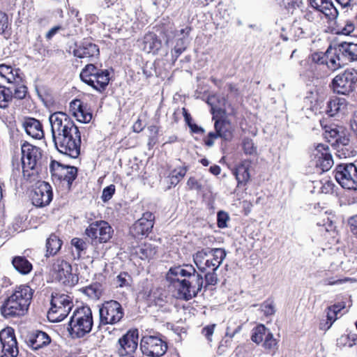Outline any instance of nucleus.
<instances>
[{"instance_id":"f257e3e1","label":"nucleus","mask_w":357,"mask_h":357,"mask_svg":"<svg viewBox=\"0 0 357 357\" xmlns=\"http://www.w3.org/2000/svg\"><path fill=\"white\" fill-rule=\"evenodd\" d=\"M166 280L176 291V297L188 301L195 297L204 287L214 286L218 278L216 271L205 273L204 280L202 274L189 264L174 266L166 274Z\"/></svg>"},{"instance_id":"f03ea898","label":"nucleus","mask_w":357,"mask_h":357,"mask_svg":"<svg viewBox=\"0 0 357 357\" xmlns=\"http://www.w3.org/2000/svg\"><path fill=\"white\" fill-rule=\"evenodd\" d=\"M52 140L58 151L71 158L80 154L81 134L73 119L66 113L56 112L49 117Z\"/></svg>"},{"instance_id":"7ed1b4c3","label":"nucleus","mask_w":357,"mask_h":357,"mask_svg":"<svg viewBox=\"0 0 357 357\" xmlns=\"http://www.w3.org/2000/svg\"><path fill=\"white\" fill-rule=\"evenodd\" d=\"M31 298L32 291L29 287H18L1 307V314L6 319L24 316L28 311Z\"/></svg>"},{"instance_id":"20e7f679","label":"nucleus","mask_w":357,"mask_h":357,"mask_svg":"<svg viewBox=\"0 0 357 357\" xmlns=\"http://www.w3.org/2000/svg\"><path fill=\"white\" fill-rule=\"evenodd\" d=\"M328 59L327 67L335 71L349 62L357 60V44L354 42H343L333 47L330 46L326 50Z\"/></svg>"},{"instance_id":"39448f33","label":"nucleus","mask_w":357,"mask_h":357,"mask_svg":"<svg viewBox=\"0 0 357 357\" xmlns=\"http://www.w3.org/2000/svg\"><path fill=\"white\" fill-rule=\"evenodd\" d=\"M93 325L91 308L82 306L75 310L70 317L68 330L74 337H82L91 332Z\"/></svg>"},{"instance_id":"423d86ee","label":"nucleus","mask_w":357,"mask_h":357,"mask_svg":"<svg viewBox=\"0 0 357 357\" xmlns=\"http://www.w3.org/2000/svg\"><path fill=\"white\" fill-rule=\"evenodd\" d=\"M21 152L22 173L24 177L29 179L38 172L42 160V151L40 148L24 142L21 146Z\"/></svg>"},{"instance_id":"0eeeda50","label":"nucleus","mask_w":357,"mask_h":357,"mask_svg":"<svg viewBox=\"0 0 357 357\" xmlns=\"http://www.w3.org/2000/svg\"><path fill=\"white\" fill-rule=\"evenodd\" d=\"M82 81L98 91L105 89L109 82V74L107 70L98 68L93 64H87L80 73Z\"/></svg>"},{"instance_id":"6e6552de","label":"nucleus","mask_w":357,"mask_h":357,"mask_svg":"<svg viewBox=\"0 0 357 357\" xmlns=\"http://www.w3.org/2000/svg\"><path fill=\"white\" fill-rule=\"evenodd\" d=\"M50 273L55 280L65 285L74 286L78 282V277L72 273L71 265L63 259L54 260Z\"/></svg>"},{"instance_id":"1a4fd4ad","label":"nucleus","mask_w":357,"mask_h":357,"mask_svg":"<svg viewBox=\"0 0 357 357\" xmlns=\"http://www.w3.org/2000/svg\"><path fill=\"white\" fill-rule=\"evenodd\" d=\"M123 314V310L119 302L113 300L106 301L99 308L98 327L101 325L116 324L121 320Z\"/></svg>"},{"instance_id":"9d476101","label":"nucleus","mask_w":357,"mask_h":357,"mask_svg":"<svg viewBox=\"0 0 357 357\" xmlns=\"http://www.w3.org/2000/svg\"><path fill=\"white\" fill-rule=\"evenodd\" d=\"M357 72L354 68L347 69L343 74L338 75L332 80L331 87L334 92L347 95L356 88Z\"/></svg>"},{"instance_id":"9b49d317","label":"nucleus","mask_w":357,"mask_h":357,"mask_svg":"<svg viewBox=\"0 0 357 357\" xmlns=\"http://www.w3.org/2000/svg\"><path fill=\"white\" fill-rule=\"evenodd\" d=\"M335 177L344 189L354 192L357 190V166L354 163L338 165Z\"/></svg>"},{"instance_id":"f8f14e48","label":"nucleus","mask_w":357,"mask_h":357,"mask_svg":"<svg viewBox=\"0 0 357 357\" xmlns=\"http://www.w3.org/2000/svg\"><path fill=\"white\" fill-rule=\"evenodd\" d=\"M113 232L112 227L104 220L91 223L85 230V234L96 243L107 242L112 238Z\"/></svg>"},{"instance_id":"ddd939ff","label":"nucleus","mask_w":357,"mask_h":357,"mask_svg":"<svg viewBox=\"0 0 357 357\" xmlns=\"http://www.w3.org/2000/svg\"><path fill=\"white\" fill-rule=\"evenodd\" d=\"M50 171L54 181H66L69 188L77 176V167L64 165L56 160L51 162Z\"/></svg>"},{"instance_id":"4468645a","label":"nucleus","mask_w":357,"mask_h":357,"mask_svg":"<svg viewBox=\"0 0 357 357\" xmlns=\"http://www.w3.org/2000/svg\"><path fill=\"white\" fill-rule=\"evenodd\" d=\"M167 349V343L157 336H144L140 342V349L146 356H161L166 352Z\"/></svg>"},{"instance_id":"2eb2a0df","label":"nucleus","mask_w":357,"mask_h":357,"mask_svg":"<svg viewBox=\"0 0 357 357\" xmlns=\"http://www.w3.org/2000/svg\"><path fill=\"white\" fill-rule=\"evenodd\" d=\"M0 357H17L19 351L14 330L7 327L0 332Z\"/></svg>"},{"instance_id":"dca6fc26","label":"nucleus","mask_w":357,"mask_h":357,"mask_svg":"<svg viewBox=\"0 0 357 357\" xmlns=\"http://www.w3.org/2000/svg\"><path fill=\"white\" fill-rule=\"evenodd\" d=\"M138 331L130 330L119 339L116 345L117 354L120 356L132 355L137 349Z\"/></svg>"},{"instance_id":"f3484780","label":"nucleus","mask_w":357,"mask_h":357,"mask_svg":"<svg viewBox=\"0 0 357 357\" xmlns=\"http://www.w3.org/2000/svg\"><path fill=\"white\" fill-rule=\"evenodd\" d=\"M53 192L52 186L47 182H40L31 193L32 204L37 207H44L50 204L52 200Z\"/></svg>"},{"instance_id":"a211bd4d","label":"nucleus","mask_w":357,"mask_h":357,"mask_svg":"<svg viewBox=\"0 0 357 357\" xmlns=\"http://www.w3.org/2000/svg\"><path fill=\"white\" fill-rule=\"evenodd\" d=\"M314 165L321 168L323 172L328 171L334 162L328 146L319 144L313 151Z\"/></svg>"},{"instance_id":"6ab92c4d","label":"nucleus","mask_w":357,"mask_h":357,"mask_svg":"<svg viewBox=\"0 0 357 357\" xmlns=\"http://www.w3.org/2000/svg\"><path fill=\"white\" fill-rule=\"evenodd\" d=\"M155 216L151 212H145L142 217L130 228V233L135 238L147 236L153 227Z\"/></svg>"},{"instance_id":"aec40b11","label":"nucleus","mask_w":357,"mask_h":357,"mask_svg":"<svg viewBox=\"0 0 357 357\" xmlns=\"http://www.w3.org/2000/svg\"><path fill=\"white\" fill-rule=\"evenodd\" d=\"M310 4L313 8L323 13L328 21L334 20L338 16V11L331 0H310Z\"/></svg>"},{"instance_id":"412c9836","label":"nucleus","mask_w":357,"mask_h":357,"mask_svg":"<svg viewBox=\"0 0 357 357\" xmlns=\"http://www.w3.org/2000/svg\"><path fill=\"white\" fill-rule=\"evenodd\" d=\"M210 255L212 256V258H207L203 266L204 273L207 270L216 271L225 259L227 253L223 248H212Z\"/></svg>"},{"instance_id":"4be33fe9","label":"nucleus","mask_w":357,"mask_h":357,"mask_svg":"<svg viewBox=\"0 0 357 357\" xmlns=\"http://www.w3.org/2000/svg\"><path fill=\"white\" fill-rule=\"evenodd\" d=\"M99 48L96 44L84 42L73 50L75 56L79 59H91L99 55Z\"/></svg>"},{"instance_id":"5701e85b","label":"nucleus","mask_w":357,"mask_h":357,"mask_svg":"<svg viewBox=\"0 0 357 357\" xmlns=\"http://www.w3.org/2000/svg\"><path fill=\"white\" fill-rule=\"evenodd\" d=\"M51 339L49 335L40 331H35L27 336V342L29 345L34 350L39 349L49 344Z\"/></svg>"},{"instance_id":"b1692460","label":"nucleus","mask_w":357,"mask_h":357,"mask_svg":"<svg viewBox=\"0 0 357 357\" xmlns=\"http://www.w3.org/2000/svg\"><path fill=\"white\" fill-rule=\"evenodd\" d=\"M214 127L215 133L220 138L226 141L231 139L234 128L229 120L226 119L216 120Z\"/></svg>"},{"instance_id":"393cba45","label":"nucleus","mask_w":357,"mask_h":357,"mask_svg":"<svg viewBox=\"0 0 357 357\" xmlns=\"http://www.w3.org/2000/svg\"><path fill=\"white\" fill-rule=\"evenodd\" d=\"M23 127L26 134L34 139H41L44 136L42 124L34 118L25 119Z\"/></svg>"},{"instance_id":"a878e982","label":"nucleus","mask_w":357,"mask_h":357,"mask_svg":"<svg viewBox=\"0 0 357 357\" xmlns=\"http://www.w3.org/2000/svg\"><path fill=\"white\" fill-rule=\"evenodd\" d=\"M328 59L326 56V52L325 54L322 52H314L311 54L308 59L301 61L300 64L303 66L306 71H314L316 65H324L326 64L327 66V62Z\"/></svg>"},{"instance_id":"bb28decb","label":"nucleus","mask_w":357,"mask_h":357,"mask_svg":"<svg viewBox=\"0 0 357 357\" xmlns=\"http://www.w3.org/2000/svg\"><path fill=\"white\" fill-rule=\"evenodd\" d=\"M72 309L70 304L60 307H50L47 312V317L52 322H59L63 320Z\"/></svg>"},{"instance_id":"cd10ccee","label":"nucleus","mask_w":357,"mask_h":357,"mask_svg":"<svg viewBox=\"0 0 357 357\" xmlns=\"http://www.w3.org/2000/svg\"><path fill=\"white\" fill-rule=\"evenodd\" d=\"M12 264L15 269L22 275L29 273L32 268V264L29 260L23 256H17L13 257Z\"/></svg>"},{"instance_id":"c85d7f7f","label":"nucleus","mask_w":357,"mask_h":357,"mask_svg":"<svg viewBox=\"0 0 357 357\" xmlns=\"http://www.w3.org/2000/svg\"><path fill=\"white\" fill-rule=\"evenodd\" d=\"M234 174L238 181V185L245 184L250 178L249 172V162H243L234 171Z\"/></svg>"},{"instance_id":"c756f323","label":"nucleus","mask_w":357,"mask_h":357,"mask_svg":"<svg viewBox=\"0 0 357 357\" xmlns=\"http://www.w3.org/2000/svg\"><path fill=\"white\" fill-rule=\"evenodd\" d=\"M144 50L146 52H155L161 47V42L157 38L156 35L153 33L146 34L144 38Z\"/></svg>"},{"instance_id":"7c9ffc66","label":"nucleus","mask_w":357,"mask_h":357,"mask_svg":"<svg viewBox=\"0 0 357 357\" xmlns=\"http://www.w3.org/2000/svg\"><path fill=\"white\" fill-rule=\"evenodd\" d=\"M62 241L54 234H52L46 241V257L56 255L61 249Z\"/></svg>"},{"instance_id":"2f4dec72","label":"nucleus","mask_w":357,"mask_h":357,"mask_svg":"<svg viewBox=\"0 0 357 357\" xmlns=\"http://www.w3.org/2000/svg\"><path fill=\"white\" fill-rule=\"evenodd\" d=\"M157 253V248L151 243H145L136 250V254L142 259H153Z\"/></svg>"},{"instance_id":"473e14b6","label":"nucleus","mask_w":357,"mask_h":357,"mask_svg":"<svg viewBox=\"0 0 357 357\" xmlns=\"http://www.w3.org/2000/svg\"><path fill=\"white\" fill-rule=\"evenodd\" d=\"M211 250L212 248H204L198 250L193 255V261L202 273H204V268L203 266L205 264L206 259L210 255Z\"/></svg>"},{"instance_id":"72a5a7b5","label":"nucleus","mask_w":357,"mask_h":357,"mask_svg":"<svg viewBox=\"0 0 357 357\" xmlns=\"http://www.w3.org/2000/svg\"><path fill=\"white\" fill-rule=\"evenodd\" d=\"M268 330L262 324L257 326L253 328L251 335V340L257 344L261 343Z\"/></svg>"},{"instance_id":"f704fd0d","label":"nucleus","mask_w":357,"mask_h":357,"mask_svg":"<svg viewBox=\"0 0 357 357\" xmlns=\"http://www.w3.org/2000/svg\"><path fill=\"white\" fill-rule=\"evenodd\" d=\"M10 89L11 94L13 95V98L22 100L24 98L27 94V87L22 84V82H19L17 84H13L9 86Z\"/></svg>"},{"instance_id":"c9c22d12","label":"nucleus","mask_w":357,"mask_h":357,"mask_svg":"<svg viewBox=\"0 0 357 357\" xmlns=\"http://www.w3.org/2000/svg\"><path fill=\"white\" fill-rule=\"evenodd\" d=\"M188 168L186 167H179L174 169L169 174L170 182L172 185H177L179 181L185 176Z\"/></svg>"},{"instance_id":"e433bc0d","label":"nucleus","mask_w":357,"mask_h":357,"mask_svg":"<svg viewBox=\"0 0 357 357\" xmlns=\"http://www.w3.org/2000/svg\"><path fill=\"white\" fill-rule=\"evenodd\" d=\"M70 304V307H73V303L67 295L61 294L53 296L51 301V307H60Z\"/></svg>"},{"instance_id":"4c0bfd02","label":"nucleus","mask_w":357,"mask_h":357,"mask_svg":"<svg viewBox=\"0 0 357 357\" xmlns=\"http://www.w3.org/2000/svg\"><path fill=\"white\" fill-rule=\"evenodd\" d=\"M13 95L8 87L0 86V108H6L8 102L12 100Z\"/></svg>"},{"instance_id":"58836bf2","label":"nucleus","mask_w":357,"mask_h":357,"mask_svg":"<svg viewBox=\"0 0 357 357\" xmlns=\"http://www.w3.org/2000/svg\"><path fill=\"white\" fill-rule=\"evenodd\" d=\"M186 47L187 43L185 39V36L178 38L172 52V56H174L175 59H177L178 56L185 50Z\"/></svg>"},{"instance_id":"ea45409f","label":"nucleus","mask_w":357,"mask_h":357,"mask_svg":"<svg viewBox=\"0 0 357 357\" xmlns=\"http://www.w3.org/2000/svg\"><path fill=\"white\" fill-rule=\"evenodd\" d=\"M84 292L92 299H98L101 295V289L98 284H93L86 287L84 289Z\"/></svg>"},{"instance_id":"a19ab883","label":"nucleus","mask_w":357,"mask_h":357,"mask_svg":"<svg viewBox=\"0 0 357 357\" xmlns=\"http://www.w3.org/2000/svg\"><path fill=\"white\" fill-rule=\"evenodd\" d=\"M339 347H351L356 344V335H344L337 340Z\"/></svg>"},{"instance_id":"79ce46f5","label":"nucleus","mask_w":357,"mask_h":357,"mask_svg":"<svg viewBox=\"0 0 357 357\" xmlns=\"http://www.w3.org/2000/svg\"><path fill=\"white\" fill-rule=\"evenodd\" d=\"M132 278L126 272L121 273L116 279V287H128L130 286Z\"/></svg>"},{"instance_id":"37998d69","label":"nucleus","mask_w":357,"mask_h":357,"mask_svg":"<svg viewBox=\"0 0 357 357\" xmlns=\"http://www.w3.org/2000/svg\"><path fill=\"white\" fill-rule=\"evenodd\" d=\"M342 103L340 102V100L335 98L328 102L327 104V114L331 116H335L338 111L340 109V106Z\"/></svg>"},{"instance_id":"c03bdc74","label":"nucleus","mask_w":357,"mask_h":357,"mask_svg":"<svg viewBox=\"0 0 357 357\" xmlns=\"http://www.w3.org/2000/svg\"><path fill=\"white\" fill-rule=\"evenodd\" d=\"M278 342L273 334L268 331L264 337V347L266 349L274 351L277 349Z\"/></svg>"},{"instance_id":"a18cd8bd","label":"nucleus","mask_w":357,"mask_h":357,"mask_svg":"<svg viewBox=\"0 0 357 357\" xmlns=\"http://www.w3.org/2000/svg\"><path fill=\"white\" fill-rule=\"evenodd\" d=\"M74 116L76 118L77 121L81 123H89L91 120L92 114L88 112L86 109V107L84 105L83 109H82L81 110H79V112L75 114Z\"/></svg>"},{"instance_id":"49530a36","label":"nucleus","mask_w":357,"mask_h":357,"mask_svg":"<svg viewBox=\"0 0 357 357\" xmlns=\"http://www.w3.org/2000/svg\"><path fill=\"white\" fill-rule=\"evenodd\" d=\"M243 148L245 154L253 155L257 153V146L251 139L245 138L243 139Z\"/></svg>"},{"instance_id":"de8ad7c7","label":"nucleus","mask_w":357,"mask_h":357,"mask_svg":"<svg viewBox=\"0 0 357 357\" xmlns=\"http://www.w3.org/2000/svg\"><path fill=\"white\" fill-rule=\"evenodd\" d=\"M324 135L325 136V138L329 142H335V139L338 138L339 135V131L336 128H331V127H325V132L324 133Z\"/></svg>"},{"instance_id":"09e8293b","label":"nucleus","mask_w":357,"mask_h":357,"mask_svg":"<svg viewBox=\"0 0 357 357\" xmlns=\"http://www.w3.org/2000/svg\"><path fill=\"white\" fill-rule=\"evenodd\" d=\"M242 328V326L241 324L236 325L235 323L229 322L228 326L226 329V337H229L230 339L233 338L234 335L238 333Z\"/></svg>"},{"instance_id":"8fccbe9b","label":"nucleus","mask_w":357,"mask_h":357,"mask_svg":"<svg viewBox=\"0 0 357 357\" xmlns=\"http://www.w3.org/2000/svg\"><path fill=\"white\" fill-rule=\"evenodd\" d=\"M306 29L302 26L301 21L294 20L292 23L291 31L294 33L296 37H302L305 33Z\"/></svg>"},{"instance_id":"3c124183","label":"nucleus","mask_w":357,"mask_h":357,"mask_svg":"<svg viewBox=\"0 0 357 357\" xmlns=\"http://www.w3.org/2000/svg\"><path fill=\"white\" fill-rule=\"evenodd\" d=\"M229 220L227 213L220 211L217 214V224L219 228H225L227 227V222Z\"/></svg>"},{"instance_id":"603ef678","label":"nucleus","mask_w":357,"mask_h":357,"mask_svg":"<svg viewBox=\"0 0 357 357\" xmlns=\"http://www.w3.org/2000/svg\"><path fill=\"white\" fill-rule=\"evenodd\" d=\"M187 185L191 190L201 191L203 188L202 183L200 180H197L195 177H190L187 181Z\"/></svg>"},{"instance_id":"864d4df0","label":"nucleus","mask_w":357,"mask_h":357,"mask_svg":"<svg viewBox=\"0 0 357 357\" xmlns=\"http://www.w3.org/2000/svg\"><path fill=\"white\" fill-rule=\"evenodd\" d=\"M115 192V186L114 185H110L106 188H105L102 190V200L104 202L109 201L113 196Z\"/></svg>"},{"instance_id":"5fc2aeb1","label":"nucleus","mask_w":357,"mask_h":357,"mask_svg":"<svg viewBox=\"0 0 357 357\" xmlns=\"http://www.w3.org/2000/svg\"><path fill=\"white\" fill-rule=\"evenodd\" d=\"M282 5L287 10H294L296 8H300L303 5V0H282Z\"/></svg>"},{"instance_id":"6e6d98bb","label":"nucleus","mask_w":357,"mask_h":357,"mask_svg":"<svg viewBox=\"0 0 357 357\" xmlns=\"http://www.w3.org/2000/svg\"><path fill=\"white\" fill-rule=\"evenodd\" d=\"M215 326V324L207 325L202 330V334L206 338L208 342H212V335L214 333Z\"/></svg>"},{"instance_id":"4d7b16f0","label":"nucleus","mask_w":357,"mask_h":357,"mask_svg":"<svg viewBox=\"0 0 357 357\" xmlns=\"http://www.w3.org/2000/svg\"><path fill=\"white\" fill-rule=\"evenodd\" d=\"M5 79H6L7 82L11 84V85L22 82V78L18 75V70H15V73L13 70H12L11 73L8 74Z\"/></svg>"},{"instance_id":"13d9d810","label":"nucleus","mask_w":357,"mask_h":357,"mask_svg":"<svg viewBox=\"0 0 357 357\" xmlns=\"http://www.w3.org/2000/svg\"><path fill=\"white\" fill-rule=\"evenodd\" d=\"M261 309H262L264 314L266 316L273 315L275 312V307H274L273 303L272 301L271 302L265 301L261 305Z\"/></svg>"},{"instance_id":"bf43d9fd","label":"nucleus","mask_w":357,"mask_h":357,"mask_svg":"<svg viewBox=\"0 0 357 357\" xmlns=\"http://www.w3.org/2000/svg\"><path fill=\"white\" fill-rule=\"evenodd\" d=\"M71 244L76 248L78 252L84 251L86 249L87 247L86 242L84 240L78 238H73L71 241Z\"/></svg>"},{"instance_id":"052dcab7","label":"nucleus","mask_w":357,"mask_h":357,"mask_svg":"<svg viewBox=\"0 0 357 357\" xmlns=\"http://www.w3.org/2000/svg\"><path fill=\"white\" fill-rule=\"evenodd\" d=\"M83 103L80 100L75 99L73 100L70 104V111L73 116L83 109Z\"/></svg>"},{"instance_id":"680f3d73","label":"nucleus","mask_w":357,"mask_h":357,"mask_svg":"<svg viewBox=\"0 0 357 357\" xmlns=\"http://www.w3.org/2000/svg\"><path fill=\"white\" fill-rule=\"evenodd\" d=\"M347 227L354 234H357V219L356 215L351 216L347 220Z\"/></svg>"},{"instance_id":"e2e57ef3","label":"nucleus","mask_w":357,"mask_h":357,"mask_svg":"<svg viewBox=\"0 0 357 357\" xmlns=\"http://www.w3.org/2000/svg\"><path fill=\"white\" fill-rule=\"evenodd\" d=\"M349 142V139L346 136H339L338 138L335 139V142H332V146L335 148H340V146H347Z\"/></svg>"},{"instance_id":"0e129e2a","label":"nucleus","mask_w":357,"mask_h":357,"mask_svg":"<svg viewBox=\"0 0 357 357\" xmlns=\"http://www.w3.org/2000/svg\"><path fill=\"white\" fill-rule=\"evenodd\" d=\"M355 282V280H353V279H351V278H345L344 279H338V280H334L333 278H330V279H328L326 280V284H328V285H335V284H343L346 282Z\"/></svg>"},{"instance_id":"69168bd1","label":"nucleus","mask_w":357,"mask_h":357,"mask_svg":"<svg viewBox=\"0 0 357 357\" xmlns=\"http://www.w3.org/2000/svg\"><path fill=\"white\" fill-rule=\"evenodd\" d=\"M215 132H211L208 134L207 137L204 139V144L208 147H211L214 144V140L219 137Z\"/></svg>"},{"instance_id":"338daca9","label":"nucleus","mask_w":357,"mask_h":357,"mask_svg":"<svg viewBox=\"0 0 357 357\" xmlns=\"http://www.w3.org/2000/svg\"><path fill=\"white\" fill-rule=\"evenodd\" d=\"M8 26V17L7 15L0 11V33L4 32Z\"/></svg>"},{"instance_id":"774afa93","label":"nucleus","mask_w":357,"mask_h":357,"mask_svg":"<svg viewBox=\"0 0 357 357\" xmlns=\"http://www.w3.org/2000/svg\"><path fill=\"white\" fill-rule=\"evenodd\" d=\"M354 24L351 22H347L345 26L341 29L340 33L348 36L354 31Z\"/></svg>"}]
</instances>
